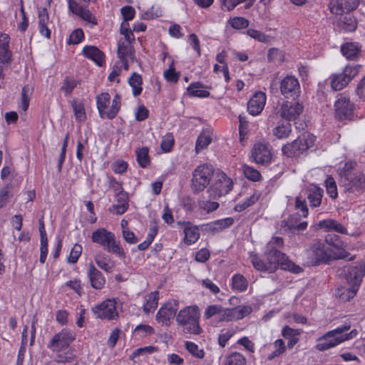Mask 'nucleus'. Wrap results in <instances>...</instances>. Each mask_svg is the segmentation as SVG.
Masks as SVG:
<instances>
[{
  "instance_id": "nucleus-29",
  "label": "nucleus",
  "mask_w": 365,
  "mask_h": 365,
  "mask_svg": "<svg viewBox=\"0 0 365 365\" xmlns=\"http://www.w3.org/2000/svg\"><path fill=\"white\" fill-rule=\"evenodd\" d=\"M325 242L327 245L332 247V250L336 253L342 255L341 259L347 257L346 252L344 250V244L340 240L339 237L334 233H328L325 236Z\"/></svg>"
},
{
  "instance_id": "nucleus-34",
  "label": "nucleus",
  "mask_w": 365,
  "mask_h": 365,
  "mask_svg": "<svg viewBox=\"0 0 365 365\" xmlns=\"http://www.w3.org/2000/svg\"><path fill=\"white\" fill-rule=\"evenodd\" d=\"M203 88L202 83L195 82L187 87V93L191 97L207 98L210 96V92Z\"/></svg>"
},
{
  "instance_id": "nucleus-18",
  "label": "nucleus",
  "mask_w": 365,
  "mask_h": 365,
  "mask_svg": "<svg viewBox=\"0 0 365 365\" xmlns=\"http://www.w3.org/2000/svg\"><path fill=\"white\" fill-rule=\"evenodd\" d=\"M303 108L299 102L286 101L281 106L280 115L288 121L294 120L302 113Z\"/></svg>"
},
{
  "instance_id": "nucleus-14",
  "label": "nucleus",
  "mask_w": 365,
  "mask_h": 365,
  "mask_svg": "<svg viewBox=\"0 0 365 365\" xmlns=\"http://www.w3.org/2000/svg\"><path fill=\"white\" fill-rule=\"evenodd\" d=\"M179 302L176 299L169 300L165 303L158 312L156 314V320L163 325L170 326V320L175 316L178 310Z\"/></svg>"
},
{
  "instance_id": "nucleus-15",
  "label": "nucleus",
  "mask_w": 365,
  "mask_h": 365,
  "mask_svg": "<svg viewBox=\"0 0 365 365\" xmlns=\"http://www.w3.org/2000/svg\"><path fill=\"white\" fill-rule=\"evenodd\" d=\"M280 91L286 98H297L301 92L298 79L294 76L284 78L280 83Z\"/></svg>"
},
{
  "instance_id": "nucleus-52",
  "label": "nucleus",
  "mask_w": 365,
  "mask_h": 365,
  "mask_svg": "<svg viewBox=\"0 0 365 365\" xmlns=\"http://www.w3.org/2000/svg\"><path fill=\"white\" fill-rule=\"evenodd\" d=\"M185 347L187 350L193 356L198 359H202L205 356L203 349H199L198 346L192 341H186Z\"/></svg>"
},
{
  "instance_id": "nucleus-6",
  "label": "nucleus",
  "mask_w": 365,
  "mask_h": 365,
  "mask_svg": "<svg viewBox=\"0 0 365 365\" xmlns=\"http://www.w3.org/2000/svg\"><path fill=\"white\" fill-rule=\"evenodd\" d=\"M314 137L307 134L297 138L292 143L284 145L282 152L287 158H296L302 155L314 144Z\"/></svg>"
},
{
  "instance_id": "nucleus-7",
  "label": "nucleus",
  "mask_w": 365,
  "mask_h": 365,
  "mask_svg": "<svg viewBox=\"0 0 365 365\" xmlns=\"http://www.w3.org/2000/svg\"><path fill=\"white\" fill-rule=\"evenodd\" d=\"M214 176V168L211 165L202 164L192 173L191 187L194 192L203 191Z\"/></svg>"
},
{
  "instance_id": "nucleus-53",
  "label": "nucleus",
  "mask_w": 365,
  "mask_h": 365,
  "mask_svg": "<svg viewBox=\"0 0 365 365\" xmlns=\"http://www.w3.org/2000/svg\"><path fill=\"white\" fill-rule=\"evenodd\" d=\"M329 7L330 11L333 14L341 15L346 12L344 9V4L342 0H332L329 2Z\"/></svg>"
},
{
  "instance_id": "nucleus-42",
  "label": "nucleus",
  "mask_w": 365,
  "mask_h": 365,
  "mask_svg": "<svg viewBox=\"0 0 365 365\" xmlns=\"http://www.w3.org/2000/svg\"><path fill=\"white\" fill-rule=\"evenodd\" d=\"M247 286L248 282L243 275L237 274L232 277V287L233 289L242 292L247 289Z\"/></svg>"
},
{
  "instance_id": "nucleus-5",
  "label": "nucleus",
  "mask_w": 365,
  "mask_h": 365,
  "mask_svg": "<svg viewBox=\"0 0 365 365\" xmlns=\"http://www.w3.org/2000/svg\"><path fill=\"white\" fill-rule=\"evenodd\" d=\"M308 255L311 258L310 262L313 265L327 263L331 259H341L342 256L341 254L335 252L334 250L321 242H314L308 251Z\"/></svg>"
},
{
  "instance_id": "nucleus-27",
  "label": "nucleus",
  "mask_w": 365,
  "mask_h": 365,
  "mask_svg": "<svg viewBox=\"0 0 365 365\" xmlns=\"http://www.w3.org/2000/svg\"><path fill=\"white\" fill-rule=\"evenodd\" d=\"M318 227L328 232H336L340 234H347L346 228L341 223L333 219L319 221Z\"/></svg>"
},
{
  "instance_id": "nucleus-12",
  "label": "nucleus",
  "mask_w": 365,
  "mask_h": 365,
  "mask_svg": "<svg viewBox=\"0 0 365 365\" xmlns=\"http://www.w3.org/2000/svg\"><path fill=\"white\" fill-rule=\"evenodd\" d=\"M92 312L96 318L101 319L113 320L118 317L115 299H108L94 306L92 308Z\"/></svg>"
},
{
  "instance_id": "nucleus-20",
  "label": "nucleus",
  "mask_w": 365,
  "mask_h": 365,
  "mask_svg": "<svg viewBox=\"0 0 365 365\" xmlns=\"http://www.w3.org/2000/svg\"><path fill=\"white\" fill-rule=\"evenodd\" d=\"M307 227V222H298L297 215H290L287 219H284L280 222V229L286 232H292L293 234L297 232L303 231Z\"/></svg>"
},
{
  "instance_id": "nucleus-16",
  "label": "nucleus",
  "mask_w": 365,
  "mask_h": 365,
  "mask_svg": "<svg viewBox=\"0 0 365 365\" xmlns=\"http://www.w3.org/2000/svg\"><path fill=\"white\" fill-rule=\"evenodd\" d=\"M68 7L70 11L79 16L82 20L91 24L92 26L97 25L98 21L96 16L86 6L80 4L76 0H68Z\"/></svg>"
},
{
  "instance_id": "nucleus-1",
  "label": "nucleus",
  "mask_w": 365,
  "mask_h": 365,
  "mask_svg": "<svg viewBox=\"0 0 365 365\" xmlns=\"http://www.w3.org/2000/svg\"><path fill=\"white\" fill-rule=\"evenodd\" d=\"M350 328V324H344L327 331L317 339L319 342L316 345V349L318 351H324L354 338L358 334L356 329H352L349 333L344 334Z\"/></svg>"
},
{
  "instance_id": "nucleus-30",
  "label": "nucleus",
  "mask_w": 365,
  "mask_h": 365,
  "mask_svg": "<svg viewBox=\"0 0 365 365\" xmlns=\"http://www.w3.org/2000/svg\"><path fill=\"white\" fill-rule=\"evenodd\" d=\"M86 57L93 61L98 66H101L104 62V54L96 46H86L83 49Z\"/></svg>"
},
{
  "instance_id": "nucleus-46",
  "label": "nucleus",
  "mask_w": 365,
  "mask_h": 365,
  "mask_svg": "<svg viewBox=\"0 0 365 365\" xmlns=\"http://www.w3.org/2000/svg\"><path fill=\"white\" fill-rule=\"evenodd\" d=\"M242 171L245 176L252 181H258L262 177L260 173L257 170L247 165H244L242 166Z\"/></svg>"
},
{
  "instance_id": "nucleus-13",
  "label": "nucleus",
  "mask_w": 365,
  "mask_h": 365,
  "mask_svg": "<svg viewBox=\"0 0 365 365\" xmlns=\"http://www.w3.org/2000/svg\"><path fill=\"white\" fill-rule=\"evenodd\" d=\"M365 274V264L358 263L356 265L349 266L344 270V277L349 286L359 288L362 279Z\"/></svg>"
},
{
  "instance_id": "nucleus-41",
  "label": "nucleus",
  "mask_w": 365,
  "mask_h": 365,
  "mask_svg": "<svg viewBox=\"0 0 365 365\" xmlns=\"http://www.w3.org/2000/svg\"><path fill=\"white\" fill-rule=\"evenodd\" d=\"M272 345L274 348V350L267 356V360L268 361H272L274 358L279 356L280 355L283 354L287 350L285 343L281 339L274 341Z\"/></svg>"
},
{
  "instance_id": "nucleus-2",
  "label": "nucleus",
  "mask_w": 365,
  "mask_h": 365,
  "mask_svg": "<svg viewBox=\"0 0 365 365\" xmlns=\"http://www.w3.org/2000/svg\"><path fill=\"white\" fill-rule=\"evenodd\" d=\"M200 313L197 306H187L176 315V322L185 334L198 335L202 332L200 326Z\"/></svg>"
},
{
  "instance_id": "nucleus-24",
  "label": "nucleus",
  "mask_w": 365,
  "mask_h": 365,
  "mask_svg": "<svg viewBox=\"0 0 365 365\" xmlns=\"http://www.w3.org/2000/svg\"><path fill=\"white\" fill-rule=\"evenodd\" d=\"M361 51V46L356 42H348L341 46V52L349 61H357Z\"/></svg>"
},
{
  "instance_id": "nucleus-26",
  "label": "nucleus",
  "mask_w": 365,
  "mask_h": 365,
  "mask_svg": "<svg viewBox=\"0 0 365 365\" xmlns=\"http://www.w3.org/2000/svg\"><path fill=\"white\" fill-rule=\"evenodd\" d=\"M117 204L110 208V212L117 215L125 213L128 208V196L126 192L120 190L116 194Z\"/></svg>"
},
{
  "instance_id": "nucleus-44",
  "label": "nucleus",
  "mask_w": 365,
  "mask_h": 365,
  "mask_svg": "<svg viewBox=\"0 0 365 365\" xmlns=\"http://www.w3.org/2000/svg\"><path fill=\"white\" fill-rule=\"evenodd\" d=\"M234 328L222 329L218 335V344L221 347H225L227 341L235 335Z\"/></svg>"
},
{
  "instance_id": "nucleus-19",
  "label": "nucleus",
  "mask_w": 365,
  "mask_h": 365,
  "mask_svg": "<svg viewBox=\"0 0 365 365\" xmlns=\"http://www.w3.org/2000/svg\"><path fill=\"white\" fill-rule=\"evenodd\" d=\"M252 157L257 164L267 165L272 160V153L267 145L256 143L252 150Z\"/></svg>"
},
{
  "instance_id": "nucleus-39",
  "label": "nucleus",
  "mask_w": 365,
  "mask_h": 365,
  "mask_svg": "<svg viewBox=\"0 0 365 365\" xmlns=\"http://www.w3.org/2000/svg\"><path fill=\"white\" fill-rule=\"evenodd\" d=\"M148 153L149 149L147 147H143L135 150L137 162L143 168H145L150 163Z\"/></svg>"
},
{
  "instance_id": "nucleus-33",
  "label": "nucleus",
  "mask_w": 365,
  "mask_h": 365,
  "mask_svg": "<svg viewBox=\"0 0 365 365\" xmlns=\"http://www.w3.org/2000/svg\"><path fill=\"white\" fill-rule=\"evenodd\" d=\"M359 289L353 286L340 287L336 291V295L343 302H348L354 298Z\"/></svg>"
},
{
  "instance_id": "nucleus-43",
  "label": "nucleus",
  "mask_w": 365,
  "mask_h": 365,
  "mask_svg": "<svg viewBox=\"0 0 365 365\" xmlns=\"http://www.w3.org/2000/svg\"><path fill=\"white\" fill-rule=\"evenodd\" d=\"M356 166V163L354 161H348L345 163L344 167L338 170V173L340 176V180H344L346 178H350L353 175L356 174L354 170Z\"/></svg>"
},
{
  "instance_id": "nucleus-59",
  "label": "nucleus",
  "mask_w": 365,
  "mask_h": 365,
  "mask_svg": "<svg viewBox=\"0 0 365 365\" xmlns=\"http://www.w3.org/2000/svg\"><path fill=\"white\" fill-rule=\"evenodd\" d=\"M75 355L73 352L68 351L64 354L56 353L55 361L58 364H66L72 362L75 359Z\"/></svg>"
},
{
  "instance_id": "nucleus-23",
  "label": "nucleus",
  "mask_w": 365,
  "mask_h": 365,
  "mask_svg": "<svg viewBox=\"0 0 365 365\" xmlns=\"http://www.w3.org/2000/svg\"><path fill=\"white\" fill-rule=\"evenodd\" d=\"M87 275L91 287L95 289H102L106 284V278L93 263H89Z\"/></svg>"
},
{
  "instance_id": "nucleus-60",
  "label": "nucleus",
  "mask_w": 365,
  "mask_h": 365,
  "mask_svg": "<svg viewBox=\"0 0 365 365\" xmlns=\"http://www.w3.org/2000/svg\"><path fill=\"white\" fill-rule=\"evenodd\" d=\"M83 248L81 245L75 244L71 250L70 255L68 257L69 263L75 264L82 253Z\"/></svg>"
},
{
  "instance_id": "nucleus-61",
  "label": "nucleus",
  "mask_w": 365,
  "mask_h": 365,
  "mask_svg": "<svg viewBox=\"0 0 365 365\" xmlns=\"http://www.w3.org/2000/svg\"><path fill=\"white\" fill-rule=\"evenodd\" d=\"M302 332V331L301 329H292L286 325L282 328V336L286 339H289L299 336Z\"/></svg>"
},
{
  "instance_id": "nucleus-64",
  "label": "nucleus",
  "mask_w": 365,
  "mask_h": 365,
  "mask_svg": "<svg viewBox=\"0 0 365 365\" xmlns=\"http://www.w3.org/2000/svg\"><path fill=\"white\" fill-rule=\"evenodd\" d=\"M174 145L173 136L171 133H167L162 140L160 146L163 151L169 152Z\"/></svg>"
},
{
  "instance_id": "nucleus-22",
  "label": "nucleus",
  "mask_w": 365,
  "mask_h": 365,
  "mask_svg": "<svg viewBox=\"0 0 365 365\" xmlns=\"http://www.w3.org/2000/svg\"><path fill=\"white\" fill-rule=\"evenodd\" d=\"M265 103V93L262 91H258L250 99L247 103V110L251 115H257L262 111Z\"/></svg>"
},
{
  "instance_id": "nucleus-49",
  "label": "nucleus",
  "mask_w": 365,
  "mask_h": 365,
  "mask_svg": "<svg viewBox=\"0 0 365 365\" xmlns=\"http://www.w3.org/2000/svg\"><path fill=\"white\" fill-rule=\"evenodd\" d=\"M163 76L168 82L176 83L178 81L180 74L175 71L173 61L170 65L169 68L164 71Z\"/></svg>"
},
{
  "instance_id": "nucleus-62",
  "label": "nucleus",
  "mask_w": 365,
  "mask_h": 365,
  "mask_svg": "<svg viewBox=\"0 0 365 365\" xmlns=\"http://www.w3.org/2000/svg\"><path fill=\"white\" fill-rule=\"evenodd\" d=\"M77 86V81L74 79L70 78L68 77H66L63 86L61 88V90L65 93V94L69 95L71 93L74 88Z\"/></svg>"
},
{
  "instance_id": "nucleus-25",
  "label": "nucleus",
  "mask_w": 365,
  "mask_h": 365,
  "mask_svg": "<svg viewBox=\"0 0 365 365\" xmlns=\"http://www.w3.org/2000/svg\"><path fill=\"white\" fill-rule=\"evenodd\" d=\"M182 224L184 225L185 244L190 245L196 242L200 238L199 227L190 222H183Z\"/></svg>"
},
{
  "instance_id": "nucleus-37",
  "label": "nucleus",
  "mask_w": 365,
  "mask_h": 365,
  "mask_svg": "<svg viewBox=\"0 0 365 365\" xmlns=\"http://www.w3.org/2000/svg\"><path fill=\"white\" fill-rule=\"evenodd\" d=\"M128 84L132 87L133 94L134 96L140 95L143 91L142 76L134 72L132 76L128 78Z\"/></svg>"
},
{
  "instance_id": "nucleus-36",
  "label": "nucleus",
  "mask_w": 365,
  "mask_h": 365,
  "mask_svg": "<svg viewBox=\"0 0 365 365\" xmlns=\"http://www.w3.org/2000/svg\"><path fill=\"white\" fill-rule=\"evenodd\" d=\"M223 365H247V360L243 354L235 351L225 357Z\"/></svg>"
},
{
  "instance_id": "nucleus-11",
  "label": "nucleus",
  "mask_w": 365,
  "mask_h": 365,
  "mask_svg": "<svg viewBox=\"0 0 365 365\" xmlns=\"http://www.w3.org/2000/svg\"><path fill=\"white\" fill-rule=\"evenodd\" d=\"M340 186L343 187L345 192L358 195L365 191V175L359 171L350 178L340 180Z\"/></svg>"
},
{
  "instance_id": "nucleus-58",
  "label": "nucleus",
  "mask_w": 365,
  "mask_h": 365,
  "mask_svg": "<svg viewBox=\"0 0 365 365\" xmlns=\"http://www.w3.org/2000/svg\"><path fill=\"white\" fill-rule=\"evenodd\" d=\"M30 88L28 85L24 86L21 91V108L24 111L27 110L29 106Z\"/></svg>"
},
{
  "instance_id": "nucleus-17",
  "label": "nucleus",
  "mask_w": 365,
  "mask_h": 365,
  "mask_svg": "<svg viewBox=\"0 0 365 365\" xmlns=\"http://www.w3.org/2000/svg\"><path fill=\"white\" fill-rule=\"evenodd\" d=\"M336 115L339 119H350L353 116V105L348 98L340 96L334 104Z\"/></svg>"
},
{
  "instance_id": "nucleus-50",
  "label": "nucleus",
  "mask_w": 365,
  "mask_h": 365,
  "mask_svg": "<svg viewBox=\"0 0 365 365\" xmlns=\"http://www.w3.org/2000/svg\"><path fill=\"white\" fill-rule=\"evenodd\" d=\"M247 34L251 38L262 43H267L269 41L271 37L265 34L253 29H249L247 31Z\"/></svg>"
},
{
  "instance_id": "nucleus-31",
  "label": "nucleus",
  "mask_w": 365,
  "mask_h": 365,
  "mask_svg": "<svg viewBox=\"0 0 365 365\" xmlns=\"http://www.w3.org/2000/svg\"><path fill=\"white\" fill-rule=\"evenodd\" d=\"M97 108L102 119L107 118L108 106L110 102V96L108 93H102L96 96Z\"/></svg>"
},
{
  "instance_id": "nucleus-38",
  "label": "nucleus",
  "mask_w": 365,
  "mask_h": 365,
  "mask_svg": "<svg viewBox=\"0 0 365 365\" xmlns=\"http://www.w3.org/2000/svg\"><path fill=\"white\" fill-rule=\"evenodd\" d=\"M212 142V137L209 131H203L198 136L196 145L195 150L197 153H199L202 150L207 148Z\"/></svg>"
},
{
  "instance_id": "nucleus-51",
  "label": "nucleus",
  "mask_w": 365,
  "mask_h": 365,
  "mask_svg": "<svg viewBox=\"0 0 365 365\" xmlns=\"http://www.w3.org/2000/svg\"><path fill=\"white\" fill-rule=\"evenodd\" d=\"M327 191L330 197L335 199L338 196L337 187L334 179L332 177H328L325 180Z\"/></svg>"
},
{
  "instance_id": "nucleus-35",
  "label": "nucleus",
  "mask_w": 365,
  "mask_h": 365,
  "mask_svg": "<svg viewBox=\"0 0 365 365\" xmlns=\"http://www.w3.org/2000/svg\"><path fill=\"white\" fill-rule=\"evenodd\" d=\"M273 135L278 139L288 138L292 132V125L289 122H282L273 130Z\"/></svg>"
},
{
  "instance_id": "nucleus-32",
  "label": "nucleus",
  "mask_w": 365,
  "mask_h": 365,
  "mask_svg": "<svg viewBox=\"0 0 365 365\" xmlns=\"http://www.w3.org/2000/svg\"><path fill=\"white\" fill-rule=\"evenodd\" d=\"M95 262L101 269L107 273L112 272L115 267V262L108 255L104 253L97 254L95 256Z\"/></svg>"
},
{
  "instance_id": "nucleus-63",
  "label": "nucleus",
  "mask_w": 365,
  "mask_h": 365,
  "mask_svg": "<svg viewBox=\"0 0 365 365\" xmlns=\"http://www.w3.org/2000/svg\"><path fill=\"white\" fill-rule=\"evenodd\" d=\"M267 59L269 61H277L279 62H282L284 60V54L279 49L272 48L268 51Z\"/></svg>"
},
{
  "instance_id": "nucleus-56",
  "label": "nucleus",
  "mask_w": 365,
  "mask_h": 365,
  "mask_svg": "<svg viewBox=\"0 0 365 365\" xmlns=\"http://www.w3.org/2000/svg\"><path fill=\"white\" fill-rule=\"evenodd\" d=\"M154 329L152 327L147 324H139L134 330V334L140 337H145L153 334Z\"/></svg>"
},
{
  "instance_id": "nucleus-8",
  "label": "nucleus",
  "mask_w": 365,
  "mask_h": 365,
  "mask_svg": "<svg viewBox=\"0 0 365 365\" xmlns=\"http://www.w3.org/2000/svg\"><path fill=\"white\" fill-rule=\"evenodd\" d=\"M232 180L223 172H217L215 179L207 190L210 197L215 199L227 195L232 189Z\"/></svg>"
},
{
  "instance_id": "nucleus-10",
  "label": "nucleus",
  "mask_w": 365,
  "mask_h": 365,
  "mask_svg": "<svg viewBox=\"0 0 365 365\" xmlns=\"http://www.w3.org/2000/svg\"><path fill=\"white\" fill-rule=\"evenodd\" d=\"M360 65L346 66L343 72L331 76V86L334 91H341L358 74Z\"/></svg>"
},
{
  "instance_id": "nucleus-55",
  "label": "nucleus",
  "mask_w": 365,
  "mask_h": 365,
  "mask_svg": "<svg viewBox=\"0 0 365 365\" xmlns=\"http://www.w3.org/2000/svg\"><path fill=\"white\" fill-rule=\"evenodd\" d=\"M198 206L200 210H205L209 213L217 210L219 203L210 200H200L198 202Z\"/></svg>"
},
{
  "instance_id": "nucleus-4",
  "label": "nucleus",
  "mask_w": 365,
  "mask_h": 365,
  "mask_svg": "<svg viewBox=\"0 0 365 365\" xmlns=\"http://www.w3.org/2000/svg\"><path fill=\"white\" fill-rule=\"evenodd\" d=\"M91 239L93 242L99 244L104 249L107 250L108 252L115 254L123 258L125 257L123 248L115 241V235L111 232H108L105 228H99L94 231Z\"/></svg>"
},
{
  "instance_id": "nucleus-54",
  "label": "nucleus",
  "mask_w": 365,
  "mask_h": 365,
  "mask_svg": "<svg viewBox=\"0 0 365 365\" xmlns=\"http://www.w3.org/2000/svg\"><path fill=\"white\" fill-rule=\"evenodd\" d=\"M229 24L235 29H242L248 26L249 21L244 17H234L229 20Z\"/></svg>"
},
{
  "instance_id": "nucleus-21",
  "label": "nucleus",
  "mask_w": 365,
  "mask_h": 365,
  "mask_svg": "<svg viewBox=\"0 0 365 365\" xmlns=\"http://www.w3.org/2000/svg\"><path fill=\"white\" fill-rule=\"evenodd\" d=\"M234 222L235 221L232 217H226L202 225L201 227L202 232L215 235L219 232H221L225 228L230 227L234 224Z\"/></svg>"
},
{
  "instance_id": "nucleus-40",
  "label": "nucleus",
  "mask_w": 365,
  "mask_h": 365,
  "mask_svg": "<svg viewBox=\"0 0 365 365\" xmlns=\"http://www.w3.org/2000/svg\"><path fill=\"white\" fill-rule=\"evenodd\" d=\"M158 292H151L145 297V303L143 304V311L145 313H149L153 311L158 306Z\"/></svg>"
},
{
  "instance_id": "nucleus-9",
  "label": "nucleus",
  "mask_w": 365,
  "mask_h": 365,
  "mask_svg": "<svg viewBox=\"0 0 365 365\" xmlns=\"http://www.w3.org/2000/svg\"><path fill=\"white\" fill-rule=\"evenodd\" d=\"M75 339L76 336L73 331L63 329L53 336L47 344V348L53 352L59 353L68 348Z\"/></svg>"
},
{
  "instance_id": "nucleus-28",
  "label": "nucleus",
  "mask_w": 365,
  "mask_h": 365,
  "mask_svg": "<svg viewBox=\"0 0 365 365\" xmlns=\"http://www.w3.org/2000/svg\"><path fill=\"white\" fill-rule=\"evenodd\" d=\"M324 190L317 187L312 186L309 187L305 192L306 198L312 207H319L322 203Z\"/></svg>"
},
{
  "instance_id": "nucleus-45",
  "label": "nucleus",
  "mask_w": 365,
  "mask_h": 365,
  "mask_svg": "<svg viewBox=\"0 0 365 365\" xmlns=\"http://www.w3.org/2000/svg\"><path fill=\"white\" fill-rule=\"evenodd\" d=\"M120 96L116 93L112 101L110 108L108 110L107 119L112 120L115 118L120 108Z\"/></svg>"
},
{
  "instance_id": "nucleus-3",
  "label": "nucleus",
  "mask_w": 365,
  "mask_h": 365,
  "mask_svg": "<svg viewBox=\"0 0 365 365\" xmlns=\"http://www.w3.org/2000/svg\"><path fill=\"white\" fill-rule=\"evenodd\" d=\"M266 261L272 272H274L279 266L282 269L293 273H299L302 269L292 262L288 257L278 250L267 249L264 253Z\"/></svg>"
},
{
  "instance_id": "nucleus-48",
  "label": "nucleus",
  "mask_w": 365,
  "mask_h": 365,
  "mask_svg": "<svg viewBox=\"0 0 365 365\" xmlns=\"http://www.w3.org/2000/svg\"><path fill=\"white\" fill-rule=\"evenodd\" d=\"M71 104L76 119L78 121L84 120L86 119V113L83 104L75 101Z\"/></svg>"
},
{
  "instance_id": "nucleus-47",
  "label": "nucleus",
  "mask_w": 365,
  "mask_h": 365,
  "mask_svg": "<svg viewBox=\"0 0 365 365\" xmlns=\"http://www.w3.org/2000/svg\"><path fill=\"white\" fill-rule=\"evenodd\" d=\"M158 351V348L154 346H148L140 347L135 349L132 354L130 356V359H134L135 357L139 356H147L151 354Z\"/></svg>"
},
{
  "instance_id": "nucleus-57",
  "label": "nucleus",
  "mask_w": 365,
  "mask_h": 365,
  "mask_svg": "<svg viewBox=\"0 0 365 365\" xmlns=\"http://www.w3.org/2000/svg\"><path fill=\"white\" fill-rule=\"evenodd\" d=\"M252 263L254 266V267L262 272H268L269 273H272V270L269 268L267 262H264V260L259 259L258 257L255 256L252 259Z\"/></svg>"
}]
</instances>
